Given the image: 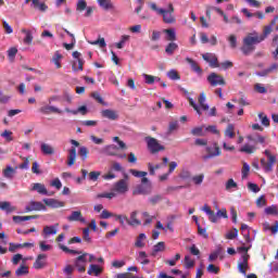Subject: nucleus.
<instances>
[{
  "label": "nucleus",
  "mask_w": 278,
  "mask_h": 278,
  "mask_svg": "<svg viewBox=\"0 0 278 278\" xmlns=\"http://www.w3.org/2000/svg\"><path fill=\"white\" fill-rule=\"evenodd\" d=\"M41 152L43 153V155H53V153H55V150L50 144L41 143Z\"/></svg>",
  "instance_id": "obj_36"
},
{
  "label": "nucleus",
  "mask_w": 278,
  "mask_h": 278,
  "mask_svg": "<svg viewBox=\"0 0 278 278\" xmlns=\"http://www.w3.org/2000/svg\"><path fill=\"white\" fill-rule=\"evenodd\" d=\"M149 255L144 251L139 252V260L141 261V264L143 266H147V264H151V261L148 260Z\"/></svg>",
  "instance_id": "obj_46"
},
{
  "label": "nucleus",
  "mask_w": 278,
  "mask_h": 278,
  "mask_svg": "<svg viewBox=\"0 0 278 278\" xmlns=\"http://www.w3.org/2000/svg\"><path fill=\"white\" fill-rule=\"evenodd\" d=\"M36 218H39V216L38 215H26V216L14 215L13 223H16L18 225L21 223H25V220H34Z\"/></svg>",
  "instance_id": "obj_21"
},
{
  "label": "nucleus",
  "mask_w": 278,
  "mask_h": 278,
  "mask_svg": "<svg viewBox=\"0 0 278 278\" xmlns=\"http://www.w3.org/2000/svg\"><path fill=\"white\" fill-rule=\"evenodd\" d=\"M58 227L60 224H54L52 226H45L42 230L43 238H49V236H55L58 233Z\"/></svg>",
  "instance_id": "obj_12"
},
{
  "label": "nucleus",
  "mask_w": 278,
  "mask_h": 278,
  "mask_svg": "<svg viewBox=\"0 0 278 278\" xmlns=\"http://www.w3.org/2000/svg\"><path fill=\"white\" fill-rule=\"evenodd\" d=\"M22 34H25L24 45H31L34 42V35H31L30 30L23 28Z\"/></svg>",
  "instance_id": "obj_34"
},
{
  "label": "nucleus",
  "mask_w": 278,
  "mask_h": 278,
  "mask_svg": "<svg viewBox=\"0 0 278 278\" xmlns=\"http://www.w3.org/2000/svg\"><path fill=\"white\" fill-rule=\"evenodd\" d=\"M144 141L147 142L150 153H152L153 155L155 153H160V151H165L166 149L164 146L160 144V141H157V139L153 137H146Z\"/></svg>",
  "instance_id": "obj_4"
},
{
  "label": "nucleus",
  "mask_w": 278,
  "mask_h": 278,
  "mask_svg": "<svg viewBox=\"0 0 278 278\" xmlns=\"http://www.w3.org/2000/svg\"><path fill=\"white\" fill-rule=\"evenodd\" d=\"M250 257L251 256L249 255V253H244L242 255V262L238 264L239 273H241L242 275H247V268H249Z\"/></svg>",
  "instance_id": "obj_15"
},
{
  "label": "nucleus",
  "mask_w": 278,
  "mask_h": 278,
  "mask_svg": "<svg viewBox=\"0 0 278 278\" xmlns=\"http://www.w3.org/2000/svg\"><path fill=\"white\" fill-rule=\"evenodd\" d=\"M113 192H117V194L129 192V174L123 173V178L113 185Z\"/></svg>",
  "instance_id": "obj_2"
},
{
  "label": "nucleus",
  "mask_w": 278,
  "mask_h": 278,
  "mask_svg": "<svg viewBox=\"0 0 278 278\" xmlns=\"http://www.w3.org/2000/svg\"><path fill=\"white\" fill-rule=\"evenodd\" d=\"M241 231L244 236V239L247 240V242H249V240H251V236L249 233V225L247 224H242L241 225Z\"/></svg>",
  "instance_id": "obj_52"
},
{
  "label": "nucleus",
  "mask_w": 278,
  "mask_h": 278,
  "mask_svg": "<svg viewBox=\"0 0 278 278\" xmlns=\"http://www.w3.org/2000/svg\"><path fill=\"white\" fill-rule=\"evenodd\" d=\"M167 77H169L172 80H178L181 79V76H179V73L175 70H172L167 73Z\"/></svg>",
  "instance_id": "obj_59"
},
{
  "label": "nucleus",
  "mask_w": 278,
  "mask_h": 278,
  "mask_svg": "<svg viewBox=\"0 0 278 278\" xmlns=\"http://www.w3.org/2000/svg\"><path fill=\"white\" fill-rule=\"evenodd\" d=\"M98 3L103 10H112V8H114L112 0H98Z\"/></svg>",
  "instance_id": "obj_42"
},
{
  "label": "nucleus",
  "mask_w": 278,
  "mask_h": 278,
  "mask_svg": "<svg viewBox=\"0 0 278 278\" xmlns=\"http://www.w3.org/2000/svg\"><path fill=\"white\" fill-rule=\"evenodd\" d=\"M128 225H130V227H138L142 225V222L138 219V211H134L130 213V219H128Z\"/></svg>",
  "instance_id": "obj_22"
},
{
  "label": "nucleus",
  "mask_w": 278,
  "mask_h": 278,
  "mask_svg": "<svg viewBox=\"0 0 278 278\" xmlns=\"http://www.w3.org/2000/svg\"><path fill=\"white\" fill-rule=\"evenodd\" d=\"M65 112H67V114H81L83 116H86V114H88V108L86 105L79 106L77 110H71L66 108Z\"/></svg>",
  "instance_id": "obj_27"
},
{
  "label": "nucleus",
  "mask_w": 278,
  "mask_h": 278,
  "mask_svg": "<svg viewBox=\"0 0 278 278\" xmlns=\"http://www.w3.org/2000/svg\"><path fill=\"white\" fill-rule=\"evenodd\" d=\"M116 151H118V148L116 146H114V144L106 146L104 148L105 155H111V156L118 155V153H116Z\"/></svg>",
  "instance_id": "obj_35"
},
{
  "label": "nucleus",
  "mask_w": 278,
  "mask_h": 278,
  "mask_svg": "<svg viewBox=\"0 0 278 278\" xmlns=\"http://www.w3.org/2000/svg\"><path fill=\"white\" fill-rule=\"evenodd\" d=\"M59 249H61V251H63L64 253H71L72 255H80V253H81L77 250H71V249H68V247H66L62 243L59 244Z\"/></svg>",
  "instance_id": "obj_45"
},
{
  "label": "nucleus",
  "mask_w": 278,
  "mask_h": 278,
  "mask_svg": "<svg viewBox=\"0 0 278 278\" xmlns=\"http://www.w3.org/2000/svg\"><path fill=\"white\" fill-rule=\"evenodd\" d=\"M249 173H251V166H249V163H243V167L241 169L242 179H247V177H249Z\"/></svg>",
  "instance_id": "obj_49"
},
{
  "label": "nucleus",
  "mask_w": 278,
  "mask_h": 278,
  "mask_svg": "<svg viewBox=\"0 0 278 278\" xmlns=\"http://www.w3.org/2000/svg\"><path fill=\"white\" fill-rule=\"evenodd\" d=\"M7 53H8L9 61L14 62L16 58V53H18V49H16V47H12L7 51Z\"/></svg>",
  "instance_id": "obj_43"
},
{
  "label": "nucleus",
  "mask_w": 278,
  "mask_h": 278,
  "mask_svg": "<svg viewBox=\"0 0 278 278\" xmlns=\"http://www.w3.org/2000/svg\"><path fill=\"white\" fill-rule=\"evenodd\" d=\"M43 203L48 207H52V210H58V208L64 207L66 205L65 202H62V201L56 200V199H43Z\"/></svg>",
  "instance_id": "obj_10"
},
{
  "label": "nucleus",
  "mask_w": 278,
  "mask_h": 278,
  "mask_svg": "<svg viewBox=\"0 0 278 278\" xmlns=\"http://www.w3.org/2000/svg\"><path fill=\"white\" fill-rule=\"evenodd\" d=\"M254 90L255 92H257L258 94H266V92H268V89H266V87H264V85L256 83L254 85Z\"/></svg>",
  "instance_id": "obj_47"
},
{
  "label": "nucleus",
  "mask_w": 278,
  "mask_h": 278,
  "mask_svg": "<svg viewBox=\"0 0 278 278\" xmlns=\"http://www.w3.org/2000/svg\"><path fill=\"white\" fill-rule=\"evenodd\" d=\"M33 191L38 192V194H49V191L47 190V187L43 184L35 182L33 184Z\"/></svg>",
  "instance_id": "obj_24"
},
{
  "label": "nucleus",
  "mask_w": 278,
  "mask_h": 278,
  "mask_svg": "<svg viewBox=\"0 0 278 278\" xmlns=\"http://www.w3.org/2000/svg\"><path fill=\"white\" fill-rule=\"evenodd\" d=\"M39 112H41V114H50L51 112L53 114H62V110H60L55 106H41L39 109Z\"/></svg>",
  "instance_id": "obj_30"
},
{
  "label": "nucleus",
  "mask_w": 278,
  "mask_h": 278,
  "mask_svg": "<svg viewBox=\"0 0 278 278\" xmlns=\"http://www.w3.org/2000/svg\"><path fill=\"white\" fill-rule=\"evenodd\" d=\"M0 210H2V212H7V214H12V212H16V206H12V203L3 201L0 202Z\"/></svg>",
  "instance_id": "obj_23"
},
{
  "label": "nucleus",
  "mask_w": 278,
  "mask_h": 278,
  "mask_svg": "<svg viewBox=\"0 0 278 278\" xmlns=\"http://www.w3.org/2000/svg\"><path fill=\"white\" fill-rule=\"evenodd\" d=\"M174 14L175 7H173V3L168 4V10H160V15L163 16V22L166 23V25H173L174 23H177V20L175 18Z\"/></svg>",
  "instance_id": "obj_3"
},
{
  "label": "nucleus",
  "mask_w": 278,
  "mask_h": 278,
  "mask_svg": "<svg viewBox=\"0 0 278 278\" xmlns=\"http://www.w3.org/2000/svg\"><path fill=\"white\" fill-rule=\"evenodd\" d=\"M231 188H238V184L235 182L233 178H230L226 182V190H231Z\"/></svg>",
  "instance_id": "obj_64"
},
{
  "label": "nucleus",
  "mask_w": 278,
  "mask_h": 278,
  "mask_svg": "<svg viewBox=\"0 0 278 278\" xmlns=\"http://www.w3.org/2000/svg\"><path fill=\"white\" fill-rule=\"evenodd\" d=\"M202 59L204 60V62H207L210 64L211 68L220 67V64L218 63V58H216V54L205 53V54H202Z\"/></svg>",
  "instance_id": "obj_9"
},
{
  "label": "nucleus",
  "mask_w": 278,
  "mask_h": 278,
  "mask_svg": "<svg viewBox=\"0 0 278 278\" xmlns=\"http://www.w3.org/2000/svg\"><path fill=\"white\" fill-rule=\"evenodd\" d=\"M67 220H70V223H86V218H84L81 211L72 212V214L67 217Z\"/></svg>",
  "instance_id": "obj_16"
},
{
  "label": "nucleus",
  "mask_w": 278,
  "mask_h": 278,
  "mask_svg": "<svg viewBox=\"0 0 278 278\" xmlns=\"http://www.w3.org/2000/svg\"><path fill=\"white\" fill-rule=\"evenodd\" d=\"M240 153H247L248 155H253L257 151V147L245 143L240 150Z\"/></svg>",
  "instance_id": "obj_32"
},
{
  "label": "nucleus",
  "mask_w": 278,
  "mask_h": 278,
  "mask_svg": "<svg viewBox=\"0 0 278 278\" xmlns=\"http://www.w3.org/2000/svg\"><path fill=\"white\" fill-rule=\"evenodd\" d=\"M47 260V254H39L34 263V268H36V270H40L41 268H45V266H47V262H45Z\"/></svg>",
  "instance_id": "obj_19"
},
{
  "label": "nucleus",
  "mask_w": 278,
  "mask_h": 278,
  "mask_svg": "<svg viewBox=\"0 0 278 278\" xmlns=\"http://www.w3.org/2000/svg\"><path fill=\"white\" fill-rule=\"evenodd\" d=\"M160 201H162L161 194H156V195L149 198V202L151 203V205H157V203H160Z\"/></svg>",
  "instance_id": "obj_63"
},
{
  "label": "nucleus",
  "mask_w": 278,
  "mask_h": 278,
  "mask_svg": "<svg viewBox=\"0 0 278 278\" xmlns=\"http://www.w3.org/2000/svg\"><path fill=\"white\" fill-rule=\"evenodd\" d=\"M247 140L254 142V144H266V137L260 134L248 135Z\"/></svg>",
  "instance_id": "obj_11"
},
{
  "label": "nucleus",
  "mask_w": 278,
  "mask_h": 278,
  "mask_svg": "<svg viewBox=\"0 0 278 278\" xmlns=\"http://www.w3.org/2000/svg\"><path fill=\"white\" fill-rule=\"evenodd\" d=\"M142 216H143V218H146L143 222L144 226L151 225V223H153V218H155L154 216L149 215V212H143Z\"/></svg>",
  "instance_id": "obj_57"
},
{
  "label": "nucleus",
  "mask_w": 278,
  "mask_h": 278,
  "mask_svg": "<svg viewBox=\"0 0 278 278\" xmlns=\"http://www.w3.org/2000/svg\"><path fill=\"white\" fill-rule=\"evenodd\" d=\"M278 15H276L271 22L270 25H267L263 29L262 35H256L253 37V35H248L245 38H243V46L241 47V51L243 55H251L253 51H255V45H260V42H264L270 34H273V27L277 25Z\"/></svg>",
  "instance_id": "obj_1"
},
{
  "label": "nucleus",
  "mask_w": 278,
  "mask_h": 278,
  "mask_svg": "<svg viewBox=\"0 0 278 278\" xmlns=\"http://www.w3.org/2000/svg\"><path fill=\"white\" fill-rule=\"evenodd\" d=\"M207 81L211 86L216 87V86H225L227 84L225 81V78L216 73H211L207 76Z\"/></svg>",
  "instance_id": "obj_7"
},
{
  "label": "nucleus",
  "mask_w": 278,
  "mask_h": 278,
  "mask_svg": "<svg viewBox=\"0 0 278 278\" xmlns=\"http://www.w3.org/2000/svg\"><path fill=\"white\" fill-rule=\"evenodd\" d=\"M86 257H88V253L86 252L76 257L74 266L77 268L78 273H86V264L88 262Z\"/></svg>",
  "instance_id": "obj_6"
},
{
  "label": "nucleus",
  "mask_w": 278,
  "mask_h": 278,
  "mask_svg": "<svg viewBox=\"0 0 278 278\" xmlns=\"http://www.w3.org/2000/svg\"><path fill=\"white\" fill-rule=\"evenodd\" d=\"M88 153H90V151L88 150V148L86 147H80L79 151H78V155H80L81 160H88Z\"/></svg>",
  "instance_id": "obj_53"
},
{
  "label": "nucleus",
  "mask_w": 278,
  "mask_h": 278,
  "mask_svg": "<svg viewBox=\"0 0 278 278\" xmlns=\"http://www.w3.org/2000/svg\"><path fill=\"white\" fill-rule=\"evenodd\" d=\"M191 135L192 136H199V137L205 136V131H203V126L192 128L191 129Z\"/></svg>",
  "instance_id": "obj_48"
},
{
  "label": "nucleus",
  "mask_w": 278,
  "mask_h": 278,
  "mask_svg": "<svg viewBox=\"0 0 278 278\" xmlns=\"http://www.w3.org/2000/svg\"><path fill=\"white\" fill-rule=\"evenodd\" d=\"M129 173L132 174L134 177H141V184L151 186V182H149V178H147L148 173L147 172H140L137 169H129Z\"/></svg>",
  "instance_id": "obj_18"
},
{
  "label": "nucleus",
  "mask_w": 278,
  "mask_h": 278,
  "mask_svg": "<svg viewBox=\"0 0 278 278\" xmlns=\"http://www.w3.org/2000/svg\"><path fill=\"white\" fill-rule=\"evenodd\" d=\"M225 238L226 240H236V238H238V229L233 228L232 230L228 231Z\"/></svg>",
  "instance_id": "obj_51"
},
{
  "label": "nucleus",
  "mask_w": 278,
  "mask_h": 278,
  "mask_svg": "<svg viewBox=\"0 0 278 278\" xmlns=\"http://www.w3.org/2000/svg\"><path fill=\"white\" fill-rule=\"evenodd\" d=\"M225 138H229L232 140V138H236V126L233 124H228L225 131H224Z\"/></svg>",
  "instance_id": "obj_26"
},
{
  "label": "nucleus",
  "mask_w": 278,
  "mask_h": 278,
  "mask_svg": "<svg viewBox=\"0 0 278 278\" xmlns=\"http://www.w3.org/2000/svg\"><path fill=\"white\" fill-rule=\"evenodd\" d=\"M16 277H23V275H29V267L26 265H21L16 270H15Z\"/></svg>",
  "instance_id": "obj_38"
},
{
  "label": "nucleus",
  "mask_w": 278,
  "mask_h": 278,
  "mask_svg": "<svg viewBox=\"0 0 278 278\" xmlns=\"http://www.w3.org/2000/svg\"><path fill=\"white\" fill-rule=\"evenodd\" d=\"M164 34H167V40H170L172 42L177 40V34L174 29H165Z\"/></svg>",
  "instance_id": "obj_50"
},
{
  "label": "nucleus",
  "mask_w": 278,
  "mask_h": 278,
  "mask_svg": "<svg viewBox=\"0 0 278 278\" xmlns=\"http://www.w3.org/2000/svg\"><path fill=\"white\" fill-rule=\"evenodd\" d=\"M52 60L56 68H62V64L60 63V61L62 60V54H60V52H55Z\"/></svg>",
  "instance_id": "obj_54"
},
{
  "label": "nucleus",
  "mask_w": 278,
  "mask_h": 278,
  "mask_svg": "<svg viewBox=\"0 0 278 278\" xmlns=\"http://www.w3.org/2000/svg\"><path fill=\"white\" fill-rule=\"evenodd\" d=\"M202 212H205V214H207L208 220L211 223H218V215L217 213H214V211H212V207H210V205L204 204V206L202 207Z\"/></svg>",
  "instance_id": "obj_17"
},
{
  "label": "nucleus",
  "mask_w": 278,
  "mask_h": 278,
  "mask_svg": "<svg viewBox=\"0 0 278 278\" xmlns=\"http://www.w3.org/2000/svg\"><path fill=\"white\" fill-rule=\"evenodd\" d=\"M205 131H210L211 134H214L215 136H220V130L216 127V125H211L205 128Z\"/></svg>",
  "instance_id": "obj_61"
},
{
  "label": "nucleus",
  "mask_w": 278,
  "mask_h": 278,
  "mask_svg": "<svg viewBox=\"0 0 278 278\" xmlns=\"http://www.w3.org/2000/svg\"><path fill=\"white\" fill-rule=\"evenodd\" d=\"M88 8V3L86 2V0H79L76 7V10L78 12H84V10H86Z\"/></svg>",
  "instance_id": "obj_60"
},
{
  "label": "nucleus",
  "mask_w": 278,
  "mask_h": 278,
  "mask_svg": "<svg viewBox=\"0 0 278 278\" xmlns=\"http://www.w3.org/2000/svg\"><path fill=\"white\" fill-rule=\"evenodd\" d=\"M102 118H108L109 121H118V112L110 109L101 111Z\"/></svg>",
  "instance_id": "obj_13"
},
{
  "label": "nucleus",
  "mask_w": 278,
  "mask_h": 278,
  "mask_svg": "<svg viewBox=\"0 0 278 278\" xmlns=\"http://www.w3.org/2000/svg\"><path fill=\"white\" fill-rule=\"evenodd\" d=\"M146 240H147V235L140 233L136 239L135 247H137V249H144Z\"/></svg>",
  "instance_id": "obj_33"
},
{
  "label": "nucleus",
  "mask_w": 278,
  "mask_h": 278,
  "mask_svg": "<svg viewBox=\"0 0 278 278\" xmlns=\"http://www.w3.org/2000/svg\"><path fill=\"white\" fill-rule=\"evenodd\" d=\"M258 118L264 127H270V119L264 113H258Z\"/></svg>",
  "instance_id": "obj_44"
},
{
  "label": "nucleus",
  "mask_w": 278,
  "mask_h": 278,
  "mask_svg": "<svg viewBox=\"0 0 278 278\" xmlns=\"http://www.w3.org/2000/svg\"><path fill=\"white\" fill-rule=\"evenodd\" d=\"M132 194H151V185H149V189L144 188V185L137 186L136 189L132 191Z\"/></svg>",
  "instance_id": "obj_29"
},
{
  "label": "nucleus",
  "mask_w": 278,
  "mask_h": 278,
  "mask_svg": "<svg viewBox=\"0 0 278 278\" xmlns=\"http://www.w3.org/2000/svg\"><path fill=\"white\" fill-rule=\"evenodd\" d=\"M103 273V268H101L99 265L91 264L87 270L88 275H94V277H99Z\"/></svg>",
  "instance_id": "obj_31"
},
{
  "label": "nucleus",
  "mask_w": 278,
  "mask_h": 278,
  "mask_svg": "<svg viewBox=\"0 0 278 278\" xmlns=\"http://www.w3.org/2000/svg\"><path fill=\"white\" fill-rule=\"evenodd\" d=\"M185 267L194 268V260H191L189 255L185 256Z\"/></svg>",
  "instance_id": "obj_62"
},
{
  "label": "nucleus",
  "mask_w": 278,
  "mask_h": 278,
  "mask_svg": "<svg viewBox=\"0 0 278 278\" xmlns=\"http://www.w3.org/2000/svg\"><path fill=\"white\" fill-rule=\"evenodd\" d=\"M72 71L77 73V71H84V59H78L77 61L73 62Z\"/></svg>",
  "instance_id": "obj_39"
},
{
  "label": "nucleus",
  "mask_w": 278,
  "mask_h": 278,
  "mask_svg": "<svg viewBox=\"0 0 278 278\" xmlns=\"http://www.w3.org/2000/svg\"><path fill=\"white\" fill-rule=\"evenodd\" d=\"M205 99H206L205 92H201L198 101H199L200 108H202V110L204 111H207L210 110V105L205 104Z\"/></svg>",
  "instance_id": "obj_40"
},
{
  "label": "nucleus",
  "mask_w": 278,
  "mask_h": 278,
  "mask_svg": "<svg viewBox=\"0 0 278 278\" xmlns=\"http://www.w3.org/2000/svg\"><path fill=\"white\" fill-rule=\"evenodd\" d=\"M178 49H179V46L177 43L169 42L165 48V53H167V55H173V53H175V51H177Z\"/></svg>",
  "instance_id": "obj_37"
},
{
  "label": "nucleus",
  "mask_w": 278,
  "mask_h": 278,
  "mask_svg": "<svg viewBox=\"0 0 278 278\" xmlns=\"http://www.w3.org/2000/svg\"><path fill=\"white\" fill-rule=\"evenodd\" d=\"M185 61L190 65L191 71H193V73H197V75H203V68H201V66H199V63H197V61H194L191 58H186Z\"/></svg>",
  "instance_id": "obj_14"
},
{
  "label": "nucleus",
  "mask_w": 278,
  "mask_h": 278,
  "mask_svg": "<svg viewBox=\"0 0 278 278\" xmlns=\"http://www.w3.org/2000/svg\"><path fill=\"white\" fill-rule=\"evenodd\" d=\"M214 149L212 147H206V155L202 156V160L204 162H207V160H212V157H218L222 155L220 147H218V143L213 144Z\"/></svg>",
  "instance_id": "obj_5"
},
{
  "label": "nucleus",
  "mask_w": 278,
  "mask_h": 278,
  "mask_svg": "<svg viewBox=\"0 0 278 278\" xmlns=\"http://www.w3.org/2000/svg\"><path fill=\"white\" fill-rule=\"evenodd\" d=\"M276 163L277 162L270 160L267 162L266 159H261V166L266 173H273V166H275Z\"/></svg>",
  "instance_id": "obj_25"
},
{
  "label": "nucleus",
  "mask_w": 278,
  "mask_h": 278,
  "mask_svg": "<svg viewBox=\"0 0 278 278\" xmlns=\"http://www.w3.org/2000/svg\"><path fill=\"white\" fill-rule=\"evenodd\" d=\"M83 240H85V242H92V238H90V228H84L83 229Z\"/></svg>",
  "instance_id": "obj_55"
},
{
  "label": "nucleus",
  "mask_w": 278,
  "mask_h": 278,
  "mask_svg": "<svg viewBox=\"0 0 278 278\" xmlns=\"http://www.w3.org/2000/svg\"><path fill=\"white\" fill-rule=\"evenodd\" d=\"M26 212H47V206L42 202L30 201L29 205L25 207Z\"/></svg>",
  "instance_id": "obj_8"
},
{
  "label": "nucleus",
  "mask_w": 278,
  "mask_h": 278,
  "mask_svg": "<svg viewBox=\"0 0 278 278\" xmlns=\"http://www.w3.org/2000/svg\"><path fill=\"white\" fill-rule=\"evenodd\" d=\"M166 251V244L164 243V241H160L159 243H156L154 247H153V250H152V257H155V255H157V253H162Z\"/></svg>",
  "instance_id": "obj_28"
},
{
  "label": "nucleus",
  "mask_w": 278,
  "mask_h": 278,
  "mask_svg": "<svg viewBox=\"0 0 278 278\" xmlns=\"http://www.w3.org/2000/svg\"><path fill=\"white\" fill-rule=\"evenodd\" d=\"M16 170L12 168V166H8L5 169H3V177L5 179H13Z\"/></svg>",
  "instance_id": "obj_41"
},
{
  "label": "nucleus",
  "mask_w": 278,
  "mask_h": 278,
  "mask_svg": "<svg viewBox=\"0 0 278 278\" xmlns=\"http://www.w3.org/2000/svg\"><path fill=\"white\" fill-rule=\"evenodd\" d=\"M76 160H77V149L75 147H72L68 150L67 166H74Z\"/></svg>",
  "instance_id": "obj_20"
},
{
  "label": "nucleus",
  "mask_w": 278,
  "mask_h": 278,
  "mask_svg": "<svg viewBox=\"0 0 278 278\" xmlns=\"http://www.w3.org/2000/svg\"><path fill=\"white\" fill-rule=\"evenodd\" d=\"M203 179H205V175L203 174L192 177V181L195 186H201V184H203Z\"/></svg>",
  "instance_id": "obj_56"
},
{
  "label": "nucleus",
  "mask_w": 278,
  "mask_h": 278,
  "mask_svg": "<svg viewBox=\"0 0 278 278\" xmlns=\"http://www.w3.org/2000/svg\"><path fill=\"white\" fill-rule=\"evenodd\" d=\"M207 273H211L212 275H218V273H220V268L217 267L214 264H210L206 268Z\"/></svg>",
  "instance_id": "obj_58"
}]
</instances>
